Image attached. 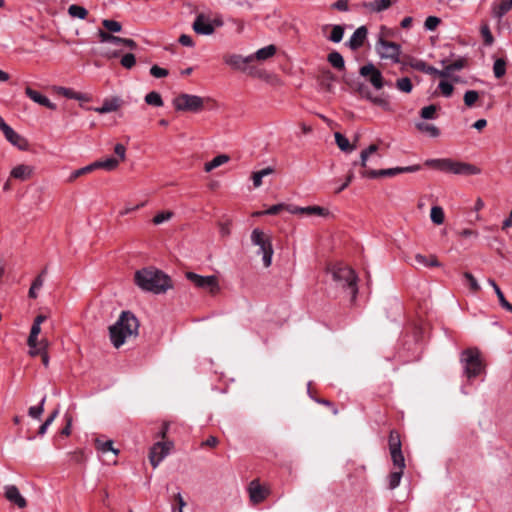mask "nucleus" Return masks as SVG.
<instances>
[{
    "label": "nucleus",
    "mask_w": 512,
    "mask_h": 512,
    "mask_svg": "<svg viewBox=\"0 0 512 512\" xmlns=\"http://www.w3.org/2000/svg\"><path fill=\"white\" fill-rule=\"evenodd\" d=\"M391 459L395 469L405 468V459L402 450L390 451Z\"/></svg>",
    "instance_id": "obj_41"
},
{
    "label": "nucleus",
    "mask_w": 512,
    "mask_h": 512,
    "mask_svg": "<svg viewBox=\"0 0 512 512\" xmlns=\"http://www.w3.org/2000/svg\"><path fill=\"white\" fill-rule=\"evenodd\" d=\"M99 40L101 43H111L114 45H120L122 42V38L118 36H114L111 33L99 29L98 31Z\"/></svg>",
    "instance_id": "obj_34"
},
{
    "label": "nucleus",
    "mask_w": 512,
    "mask_h": 512,
    "mask_svg": "<svg viewBox=\"0 0 512 512\" xmlns=\"http://www.w3.org/2000/svg\"><path fill=\"white\" fill-rule=\"evenodd\" d=\"M512 8V0H501L500 3H494L492 6V15L501 19Z\"/></svg>",
    "instance_id": "obj_23"
},
{
    "label": "nucleus",
    "mask_w": 512,
    "mask_h": 512,
    "mask_svg": "<svg viewBox=\"0 0 512 512\" xmlns=\"http://www.w3.org/2000/svg\"><path fill=\"white\" fill-rule=\"evenodd\" d=\"M59 414V409L56 408L50 415L49 417L45 420V422L39 427V430H38V435L40 436H43L48 427L53 423V421L55 420V418L58 416Z\"/></svg>",
    "instance_id": "obj_48"
},
{
    "label": "nucleus",
    "mask_w": 512,
    "mask_h": 512,
    "mask_svg": "<svg viewBox=\"0 0 512 512\" xmlns=\"http://www.w3.org/2000/svg\"><path fill=\"white\" fill-rule=\"evenodd\" d=\"M68 14L74 18L85 19L88 15V11L83 6L72 4L68 8Z\"/></svg>",
    "instance_id": "obj_38"
},
{
    "label": "nucleus",
    "mask_w": 512,
    "mask_h": 512,
    "mask_svg": "<svg viewBox=\"0 0 512 512\" xmlns=\"http://www.w3.org/2000/svg\"><path fill=\"white\" fill-rule=\"evenodd\" d=\"M248 493L250 501L253 504H259L263 502L270 494V489L267 486L260 484L258 480H252L248 485Z\"/></svg>",
    "instance_id": "obj_11"
},
{
    "label": "nucleus",
    "mask_w": 512,
    "mask_h": 512,
    "mask_svg": "<svg viewBox=\"0 0 512 512\" xmlns=\"http://www.w3.org/2000/svg\"><path fill=\"white\" fill-rule=\"evenodd\" d=\"M496 295H497V298H498V300H499V303H500L501 307H502V308H504V309H506V310H508V311H510V312H512V304H510V303L506 300V298H505V296H504V293H503L501 290H498V292L496 293Z\"/></svg>",
    "instance_id": "obj_64"
},
{
    "label": "nucleus",
    "mask_w": 512,
    "mask_h": 512,
    "mask_svg": "<svg viewBox=\"0 0 512 512\" xmlns=\"http://www.w3.org/2000/svg\"><path fill=\"white\" fill-rule=\"evenodd\" d=\"M479 99V93L475 90H468L464 94V103L468 107H472Z\"/></svg>",
    "instance_id": "obj_51"
},
{
    "label": "nucleus",
    "mask_w": 512,
    "mask_h": 512,
    "mask_svg": "<svg viewBox=\"0 0 512 512\" xmlns=\"http://www.w3.org/2000/svg\"><path fill=\"white\" fill-rule=\"evenodd\" d=\"M437 107L434 104L425 106L420 110V116L423 119H435Z\"/></svg>",
    "instance_id": "obj_50"
},
{
    "label": "nucleus",
    "mask_w": 512,
    "mask_h": 512,
    "mask_svg": "<svg viewBox=\"0 0 512 512\" xmlns=\"http://www.w3.org/2000/svg\"><path fill=\"white\" fill-rule=\"evenodd\" d=\"M420 170V165H412L407 167H395V168H388V169H381L380 174L381 176H387V177H393L400 173H412Z\"/></svg>",
    "instance_id": "obj_21"
},
{
    "label": "nucleus",
    "mask_w": 512,
    "mask_h": 512,
    "mask_svg": "<svg viewBox=\"0 0 512 512\" xmlns=\"http://www.w3.org/2000/svg\"><path fill=\"white\" fill-rule=\"evenodd\" d=\"M251 242L253 245L258 246V255H262L263 265L269 267L272 263V256L274 253L272 241L261 229L255 228L251 232Z\"/></svg>",
    "instance_id": "obj_7"
},
{
    "label": "nucleus",
    "mask_w": 512,
    "mask_h": 512,
    "mask_svg": "<svg viewBox=\"0 0 512 512\" xmlns=\"http://www.w3.org/2000/svg\"><path fill=\"white\" fill-rule=\"evenodd\" d=\"M95 447L99 452H101L103 454H105L107 452H112L115 455H117L119 453V450H117L113 447L112 440L103 441V440L97 438V439H95Z\"/></svg>",
    "instance_id": "obj_28"
},
{
    "label": "nucleus",
    "mask_w": 512,
    "mask_h": 512,
    "mask_svg": "<svg viewBox=\"0 0 512 512\" xmlns=\"http://www.w3.org/2000/svg\"><path fill=\"white\" fill-rule=\"evenodd\" d=\"M283 209H286V205L285 204H282V203L281 204H276V205L271 206L270 208H268L265 211L256 212L255 215L256 216H260V215H276L280 211H282Z\"/></svg>",
    "instance_id": "obj_56"
},
{
    "label": "nucleus",
    "mask_w": 512,
    "mask_h": 512,
    "mask_svg": "<svg viewBox=\"0 0 512 512\" xmlns=\"http://www.w3.org/2000/svg\"><path fill=\"white\" fill-rule=\"evenodd\" d=\"M403 469H395L388 475V487L393 490L397 488L400 484L401 478L403 476Z\"/></svg>",
    "instance_id": "obj_36"
},
{
    "label": "nucleus",
    "mask_w": 512,
    "mask_h": 512,
    "mask_svg": "<svg viewBox=\"0 0 512 512\" xmlns=\"http://www.w3.org/2000/svg\"><path fill=\"white\" fill-rule=\"evenodd\" d=\"M29 355L31 357H35L41 355L48 348L47 339H41L40 341H35L33 346H29Z\"/></svg>",
    "instance_id": "obj_33"
},
{
    "label": "nucleus",
    "mask_w": 512,
    "mask_h": 512,
    "mask_svg": "<svg viewBox=\"0 0 512 512\" xmlns=\"http://www.w3.org/2000/svg\"><path fill=\"white\" fill-rule=\"evenodd\" d=\"M228 161H229V156H227L225 154H221V155L214 157L211 161L207 162L205 164L204 169L206 172H210L213 169L227 163Z\"/></svg>",
    "instance_id": "obj_30"
},
{
    "label": "nucleus",
    "mask_w": 512,
    "mask_h": 512,
    "mask_svg": "<svg viewBox=\"0 0 512 512\" xmlns=\"http://www.w3.org/2000/svg\"><path fill=\"white\" fill-rule=\"evenodd\" d=\"M461 363L464 374L468 379L479 376L484 371V364L480 351L477 348H469L461 353Z\"/></svg>",
    "instance_id": "obj_6"
},
{
    "label": "nucleus",
    "mask_w": 512,
    "mask_h": 512,
    "mask_svg": "<svg viewBox=\"0 0 512 512\" xmlns=\"http://www.w3.org/2000/svg\"><path fill=\"white\" fill-rule=\"evenodd\" d=\"M391 0H375L373 2L364 4V6L371 11L381 12L388 9L391 6Z\"/></svg>",
    "instance_id": "obj_32"
},
{
    "label": "nucleus",
    "mask_w": 512,
    "mask_h": 512,
    "mask_svg": "<svg viewBox=\"0 0 512 512\" xmlns=\"http://www.w3.org/2000/svg\"><path fill=\"white\" fill-rule=\"evenodd\" d=\"M464 278L469 282V285H470V289L473 291V292H477L481 289L479 283L477 282V280L475 279V277L470 273V272H465L463 274Z\"/></svg>",
    "instance_id": "obj_60"
},
{
    "label": "nucleus",
    "mask_w": 512,
    "mask_h": 512,
    "mask_svg": "<svg viewBox=\"0 0 512 512\" xmlns=\"http://www.w3.org/2000/svg\"><path fill=\"white\" fill-rule=\"evenodd\" d=\"M177 111L199 112L204 107L203 98L197 95L182 93L173 99Z\"/></svg>",
    "instance_id": "obj_8"
},
{
    "label": "nucleus",
    "mask_w": 512,
    "mask_h": 512,
    "mask_svg": "<svg viewBox=\"0 0 512 512\" xmlns=\"http://www.w3.org/2000/svg\"><path fill=\"white\" fill-rule=\"evenodd\" d=\"M55 89L59 94L63 95L66 98L75 99V100H87V97L84 94L75 92L74 90H72L70 88L59 86V87H56Z\"/></svg>",
    "instance_id": "obj_31"
},
{
    "label": "nucleus",
    "mask_w": 512,
    "mask_h": 512,
    "mask_svg": "<svg viewBox=\"0 0 512 512\" xmlns=\"http://www.w3.org/2000/svg\"><path fill=\"white\" fill-rule=\"evenodd\" d=\"M431 221L436 225H441L444 222V211L440 206H433L430 212Z\"/></svg>",
    "instance_id": "obj_40"
},
{
    "label": "nucleus",
    "mask_w": 512,
    "mask_h": 512,
    "mask_svg": "<svg viewBox=\"0 0 512 512\" xmlns=\"http://www.w3.org/2000/svg\"><path fill=\"white\" fill-rule=\"evenodd\" d=\"M186 278L197 288L207 290L211 294L217 293L220 289L218 279L215 275L202 276L194 272H187Z\"/></svg>",
    "instance_id": "obj_9"
},
{
    "label": "nucleus",
    "mask_w": 512,
    "mask_h": 512,
    "mask_svg": "<svg viewBox=\"0 0 512 512\" xmlns=\"http://www.w3.org/2000/svg\"><path fill=\"white\" fill-rule=\"evenodd\" d=\"M367 99H369L373 104L379 105L383 107L385 110H390L389 102L381 97H373L370 93L367 94Z\"/></svg>",
    "instance_id": "obj_59"
},
{
    "label": "nucleus",
    "mask_w": 512,
    "mask_h": 512,
    "mask_svg": "<svg viewBox=\"0 0 512 512\" xmlns=\"http://www.w3.org/2000/svg\"><path fill=\"white\" fill-rule=\"evenodd\" d=\"M304 214L306 215H317L325 216L328 214L327 210L320 206H307L304 207Z\"/></svg>",
    "instance_id": "obj_55"
},
{
    "label": "nucleus",
    "mask_w": 512,
    "mask_h": 512,
    "mask_svg": "<svg viewBox=\"0 0 512 512\" xmlns=\"http://www.w3.org/2000/svg\"><path fill=\"white\" fill-rule=\"evenodd\" d=\"M193 29L200 35H211L214 33L213 24L204 14L197 15L193 23Z\"/></svg>",
    "instance_id": "obj_15"
},
{
    "label": "nucleus",
    "mask_w": 512,
    "mask_h": 512,
    "mask_svg": "<svg viewBox=\"0 0 512 512\" xmlns=\"http://www.w3.org/2000/svg\"><path fill=\"white\" fill-rule=\"evenodd\" d=\"M5 497L19 508H25L27 506L25 498L20 494L19 489L15 485L5 487Z\"/></svg>",
    "instance_id": "obj_17"
},
{
    "label": "nucleus",
    "mask_w": 512,
    "mask_h": 512,
    "mask_svg": "<svg viewBox=\"0 0 512 512\" xmlns=\"http://www.w3.org/2000/svg\"><path fill=\"white\" fill-rule=\"evenodd\" d=\"M94 170L102 168L107 171L115 170L119 165V160L113 157L107 158L105 160L95 161L92 163Z\"/></svg>",
    "instance_id": "obj_25"
},
{
    "label": "nucleus",
    "mask_w": 512,
    "mask_h": 512,
    "mask_svg": "<svg viewBox=\"0 0 512 512\" xmlns=\"http://www.w3.org/2000/svg\"><path fill=\"white\" fill-rule=\"evenodd\" d=\"M391 34L390 29L385 26H381L375 49L380 58L391 60L393 63H399L401 46L395 42L385 39V37H388Z\"/></svg>",
    "instance_id": "obj_4"
},
{
    "label": "nucleus",
    "mask_w": 512,
    "mask_h": 512,
    "mask_svg": "<svg viewBox=\"0 0 512 512\" xmlns=\"http://www.w3.org/2000/svg\"><path fill=\"white\" fill-rule=\"evenodd\" d=\"M378 151V146L376 144H371L368 148L364 149L360 154V161H355L353 166L360 165L363 170L367 167V161L371 154H374Z\"/></svg>",
    "instance_id": "obj_26"
},
{
    "label": "nucleus",
    "mask_w": 512,
    "mask_h": 512,
    "mask_svg": "<svg viewBox=\"0 0 512 512\" xmlns=\"http://www.w3.org/2000/svg\"><path fill=\"white\" fill-rule=\"evenodd\" d=\"M41 332V325L35 324L33 322L30 334L27 340L28 346H33L35 341H38V336Z\"/></svg>",
    "instance_id": "obj_52"
},
{
    "label": "nucleus",
    "mask_w": 512,
    "mask_h": 512,
    "mask_svg": "<svg viewBox=\"0 0 512 512\" xmlns=\"http://www.w3.org/2000/svg\"><path fill=\"white\" fill-rule=\"evenodd\" d=\"M424 165L454 175H478L481 172V170L473 164L456 161L451 158L427 159Z\"/></svg>",
    "instance_id": "obj_3"
},
{
    "label": "nucleus",
    "mask_w": 512,
    "mask_h": 512,
    "mask_svg": "<svg viewBox=\"0 0 512 512\" xmlns=\"http://www.w3.org/2000/svg\"><path fill=\"white\" fill-rule=\"evenodd\" d=\"M415 126L420 132L426 133L430 137L436 138L440 135V130L434 124L417 122Z\"/></svg>",
    "instance_id": "obj_27"
},
{
    "label": "nucleus",
    "mask_w": 512,
    "mask_h": 512,
    "mask_svg": "<svg viewBox=\"0 0 512 512\" xmlns=\"http://www.w3.org/2000/svg\"><path fill=\"white\" fill-rule=\"evenodd\" d=\"M441 20L440 18L436 16H428L424 22V27L428 31H433L437 28V26L440 24Z\"/></svg>",
    "instance_id": "obj_58"
},
{
    "label": "nucleus",
    "mask_w": 512,
    "mask_h": 512,
    "mask_svg": "<svg viewBox=\"0 0 512 512\" xmlns=\"http://www.w3.org/2000/svg\"><path fill=\"white\" fill-rule=\"evenodd\" d=\"M172 217H173L172 211H162V212H159L158 214H156L152 221L155 225H159L165 221L170 220Z\"/></svg>",
    "instance_id": "obj_54"
},
{
    "label": "nucleus",
    "mask_w": 512,
    "mask_h": 512,
    "mask_svg": "<svg viewBox=\"0 0 512 512\" xmlns=\"http://www.w3.org/2000/svg\"><path fill=\"white\" fill-rule=\"evenodd\" d=\"M139 322L129 311H123L119 319L109 327L110 340L115 348L122 346L126 339L137 336Z\"/></svg>",
    "instance_id": "obj_2"
},
{
    "label": "nucleus",
    "mask_w": 512,
    "mask_h": 512,
    "mask_svg": "<svg viewBox=\"0 0 512 512\" xmlns=\"http://www.w3.org/2000/svg\"><path fill=\"white\" fill-rule=\"evenodd\" d=\"M172 447L173 443L170 441L155 443L150 449L149 453V460L151 465L156 468L162 462V460L169 455Z\"/></svg>",
    "instance_id": "obj_10"
},
{
    "label": "nucleus",
    "mask_w": 512,
    "mask_h": 512,
    "mask_svg": "<svg viewBox=\"0 0 512 512\" xmlns=\"http://www.w3.org/2000/svg\"><path fill=\"white\" fill-rule=\"evenodd\" d=\"M396 87L402 92L410 93L412 91L413 85L408 77H403L396 81Z\"/></svg>",
    "instance_id": "obj_49"
},
{
    "label": "nucleus",
    "mask_w": 512,
    "mask_h": 512,
    "mask_svg": "<svg viewBox=\"0 0 512 512\" xmlns=\"http://www.w3.org/2000/svg\"><path fill=\"white\" fill-rule=\"evenodd\" d=\"M150 74L155 78H163L168 76L169 72L167 69L161 68L158 65H153L150 68Z\"/></svg>",
    "instance_id": "obj_62"
},
{
    "label": "nucleus",
    "mask_w": 512,
    "mask_h": 512,
    "mask_svg": "<svg viewBox=\"0 0 512 512\" xmlns=\"http://www.w3.org/2000/svg\"><path fill=\"white\" fill-rule=\"evenodd\" d=\"M367 35H368L367 27L364 25L360 26L354 31V33L352 34L350 39L347 41L346 45L351 50L356 51L364 45V43L367 39Z\"/></svg>",
    "instance_id": "obj_14"
},
{
    "label": "nucleus",
    "mask_w": 512,
    "mask_h": 512,
    "mask_svg": "<svg viewBox=\"0 0 512 512\" xmlns=\"http://www.w3.org/2000/svg\"><path fill=\"white\" fill-rule=\"evenodd\" d=\"M25 94L34 102L42 105L50 110H56V104L52 103L46 96L42 95L36 90L30 87H26Z\"/></svg>",
    "instance_id": "obj_18"
},
{
    "label": "nucleus",
    "mask_w": 512,
    "mask_h": 512,
    "mask_svg": "<svg viewBox=\"0 0 512 512\" xmlns=\"http://www.w3.org/2000/svg\"><path fill=\"white\" fill-rule=\"evenodd\" d=\"M134 281L141 290L154 294L165 293L172 287L169 276L152 267L136 271Z\"/></svg>",
    "instance_id": "obj_1"
},
{
    "label": "nucleus",
    "mask_w": 512,
    "mask_h": 512,
    "mask_svg": "<svg viewBox=\"0 0 512 512\" xmlns=\"http://www.w3.org/2000/svg\"><path fill=\"white\" fill-rule=\"evenodd\" d=\"M46 274V269H44L40 275L36 277V279L33 281L30 289H29V297L35 299L37 297L36 291L39 290L43 286V277Z\"/></svg>",
    "instance_id": "obj_39"
},
{
    "label": "nucleus",
    "mask_w": 512,
    "mask_h": 512,
    "mask_svg": "<svg viewBox=\"0 0 512 512\" xmlns=\"http://www.w3.org/2000/svg\"><path fill=\"white\" fill-rule=\"evenodd\" d=\"M145 102L148 105L155 106V107H161L163 106V100L161 95L156 91H151L145 96Z\"/></svg>",
    "instance_id": "obj_42"
},
{
    "label": "nucleus",
    "mask_w": 512,
    "mask_h": 512,
    "mask_svg": "<svg viewBox=\"0 0 512 512\" xmlns=\"http://www.w3.org/2000/svg\"><path fill=\"white\" fill-rule=\"evenodd\" d=\"M223 60L234 70L246 71V65L252 62V57L250 55L243 57L239 54H226Z\"/></svg>",
    "instance_id": "obj_13"
},
{
    "label": "nucleus",
    "mask_w": 512,
    "mask_h": 512,
    "mask_svg": "<svg viewBox=\"0 0 512 512\" xmlns=\"http://www.w3.org/2000/svg\"><path fill=\"white\" fill-rule=\"evenodd\" d=\"M438 88L445 97H450L453 93V85L447 81H441Z\"/></svg>",
    "instance_id": "obj_61"
},
{
    "label": "nucleus",
    "mask_w": 512,
    "mask_h": 512,
    "mask_svg": "<svg viewBox=\"0 0 512 512\" xmlns=\"http://www.w3.org/2000/svg\"><path fill=\"white\" fill-rule=\"evenodd\" d=\"M331 275L339 286L349 290L351 300L354 301L358 293L357 275L355 271L348 266L335 265L331 269Z\"/></svg>",
    "instance_id": "obj_5"
},
{
    "label": "nucleus",
    "mask_w": 512,
    "mask_h": 512,
    "mask_svg": "<svg viewBox=\"0 0 512 512\" xmlns=\"http://www.w3.org/2000/svg\"><path fill=\"white\" fill-rule=\"evenodd\" d=\"M11 177L19 180H27L32 174V168L28 165H17L11 170Z\"/></svg>",
    "instance_id": "obj_24"
},
{
    "label": "nucleus",
    "mask_w": 512,
    "mask_h": 512,
    "mask_svg": "<svg viewBox=\"0 0 512 512\" xmlns=\"http://www.w3.org/2000/svg\"><path fill=\"white\" fill-rule=\"evenodd\" d=\"M343 36H344V27L341 25H334L332 27V31L329 36V40L334 43H339L343 39Z\"/></svg>",
    "instance_id": "obj_44"
},
{
    "label": "nucleus",
    "mask_w": 512,
    "mask_h": 512,
    "mask_svg": "<svg viewBox=\"0 0 512 512\" xmlns=\"http://www.w3.org/2000/svg\"><path fill=\"white\" fill-rule=\"evenodd\" d=\"M389 451L401 450L400 434L396 430H391L388 439Z\"/></svg>",
    "instance_id": "obj_37"
},
{
    "label": "nucleus",
    "mask_w": 512,
    "mask_h": 512,
    "mask_svg": "<svg viewBox=\"0 0 512 512\" xmlns=\"http://www.w3.org/2000/svg\"><path fill=\"white\" fill-rule=\"evenodd\" d=\"M464 66H465V60L464 59H458V60L454 61L453 63L443 67L442 71H446L447 69H449V73L445 77V78H448V77L451 76L452 72L457 71V70H461Z\"/></svg>",
    "instance_id": "obj_53"
},
{
    "label": "nucleus",
    "mask_w": 512,
    "mask_h": 512,
    "mask_svg": "<svg viewBox=\"0 0 512 512\" xmlns=\"http://www.w3.org/2000/svg\"><path fill=\"white\" fill-rule=\"evenodd\" d=\"M412 67L426 74L437 75L439 77H446L449 73V69L446 71H439L437 68L427 65L424 61L421 60L412 64Z\"/></svg>",
    "instance_id": "obj_20"
},
{
    "label": "nucleus",
    "mask_w": 512,
    "mask_h": 512,
    "mask_svg": "<svg viewBox=\"0 0 512 512\" xmlns=\"http://www.w3.org/2000/svg\"><path fill=\"white\" fill-rule=\"evenodd\" d=\"M93 171H94V167H93V164H92V163H91V164H89V165H87V166H85V167H82V168H80V169H77V170L73 171V172L70 174V176H69V178H68V182H73V181H74V180H76L78 177L83 176V175L88 174V173L93 172Z\"/></svg>",
    "instance_id": "obj_47"
},
{
    "label": "nucleus",
    "mask_w": 512,
    "mask_h": 512,
    "mask_svg": "<svg viewBox=\"0 0 512 512\" xmlns=\"http://www.w3.org/2000/svg\"><path fill=\"white\" fill-rule=\"evenodd\" d=\"M122 104V100L119 97H113L111 99H105L102 106L95 107L93 110L99 114L110 113L118 110Z\"/></svg>",
    "instance_id": "obj_19"
},
{
    "label": "nucleus",
    "mask_w": 512,
    "mask_h": 512,
    "mask_svg": "<svg viewBox=\"0 0 512 512\" xmlns=\"http://www.w3.org/2000/svg\"><path fill=\"white\" fill-rule=\"evenodd\" d=\"M334 137L336 144L340 148V150L345 152H352L353 150H355V145L350 144L349 140L340 132H336Z\"/></svg>",
    "instance_id": "obj_29"
},
{
    "label": "nucleus",
    "mask_w": 512,
    "mask_h": 512,
    "mask_svg": "<svg viewBox=\"0 0 512 512\" xmlns=\"http://www.w3.org/2000/svg\"><path fill=\"white\" fill-rule=\"evenodd\" d=\"M46 401V396H43L39 405L31 406L28 410V415L32 418L39 419L44 411V403Z\"/></svg>",
    "instance_id": "obj_46"
},
{
    "label": "nucleus",
    "mask_w": 512,
    "mask_h": 512,
    "mask_svg": "<svg viewBox=\"0 0 512 512\" xmlns=\"http://www.w3.org/2000/svg\"><path fill=\"white\" fill-rule=\"evenodd\" d=\"M276 50V46L271 44L257 50L254 54H251L250 57H252V62L254 60L264 61L273 57Z\"/></svg>",
    "instance_id": "obj_22"
},
{
    "label": "nucleus",
    "mask_w": 512,
    "mask_h": 512,
    "mask_svg": "<svg viewBox=\"0 0 512 512\" xmlns=\"http://www.w3.org/2000/svg\"><path fill=\"white\" fill-rule=\"evenodd\" d=\"M328 62L338 70H343L345 68L344 58L337 51H333L328 55Z\"/></svg>",
    "instance_id": "obj_35"
},
{
    "label": "nucleus",
    "mask_w": 512,
    "mask_h": 512,
    "mask_svg": "<svg viewBox=\"0 0 512 512\" xmlns=\"http://www.w3.org/2000/svg\"><path fill=\"white\" fill-rule=\"evenodd\" d=\"M493 72L496 78H501L506 73V61L503 58L495 60L493 65Z\"/></svg>",
    "instance_id": "obj_43"
},
{
    "label": "nucleus",
    "mask_w": 512,
    "mask_h": 512,
    "mask_svg": "<svg viewBox=\"0 0 512 512\" xmlns=\"http://www.w3.org/2000/svg\"><path fill=\"white\" fill-rule=\"evenodd\" d=\"M481 34L484 38V42L486 45H491L493 43L494 38H493L492 33L487 25H485L481 28Z\"/></svg>",
    "instance_id": "obj_63"
},
{
    "label": "nucleus",
    "mask_w": 512,
    "mask_h": 512,
    "mask_svg": "<svg viewBox=\"0 0 512 512\" xmlns=\"http://www.w3.org/2000/svg\"><path fill=\"white\" fill-rule=\"evenodd\" d=\"M102 25L107 29V32L109 33H117L122 30V25L120 22L111 20V19H104L102 21Z\"/></svg>",
    "instance_id": "obj_45"
},
{
    "label": "nucleus",
    "mask_w": 512,
    "mask_h": 512,
    "mask_svg": "<svg viewBox=\"0 0 512 512\" xmlns=\"http://www.w3.org/2000/svg\"><path fill=\"white\" fill-rule=\"evenodd\" d=\"M3 134L6 140L18 149L26 150L28 148L27 140L16 131H14L10 126L3 132Z\"/></svg>",
    "instance_id": "obj_16"
},
{
    "label": "nucleus",
    "mask_w": 512,
    "mask_h": 512,
    "mask_svg": "<svg viewBox=\"0 0 512 512\" xmlns=\"http://www.w3.org/2000/svg\"><path fill=\"white\" fill-rule=\"evenodd\" d=\"M121 65L126 69H131L136 64L135 55L132 53L125 54L120 61Z\"/></svg>",
    "instance_id": "obj_57"
},
{
    "label": "nucleus",
    "mask_w": 512,
    "mask_h": 512,
    "mask_svg": "<svg viewBox=\"0 0 512 512\" xmlns=\"http://www.w3.org/2000/svg\"><path fill=\"white\" fill-rule=\"evenodd\" d=\"M360 75L363 77H369L370 83L378 90L384 85L380 70H378L372 63L362 66L360 68Z\"/></svg>",
    "instance_id": "obj_12"
}]
</instances>
